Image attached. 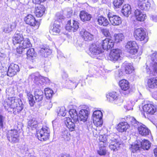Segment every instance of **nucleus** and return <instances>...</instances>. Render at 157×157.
<instances>
[{
  "instance_id": "1",
  "label": "nucleus",
  "mask_w": 157,
  "mask_h": 157,
  "mask_svg": "<svg viewBox=\"0 0 157 157\" xmlns=\"http://www.w3.org/2000/svg\"><path fill=\"white\" fill-rule=\"evenodd\" d=\"M2 104L6 110L14 114L20 112L24 107L21 100L16 97H8Z\"/></svg>"
},
{
  "instance_id": "2",
  "label": "nucleus",
  "mask_w": 157,
  "mask_h": 157,
  "mask_svg": "<svg viewBox=\"0 0 157 157\" xmlns=\"http://www.w3.org/2000/svg\"><path fill=\"white\" fill-rule=\"evenodd\" d=\"M145 68L148 74L157 75V52H155L150 55Z\"/></svg>"
},
{
  "instance_id": "3",
  "label": "nucleus",
  "mask_w": 157,
  "mask_h": 157,
  "mask_svg": "<svg viewBox=\"0 0 157 157\" xmlns=\"http://www.w3.org/2000/svg\"><path fill=\"white\" fill-rule=\"evenodd\" d=\"M28 79L29 81H33L39 87L40 86L48 84L50 82L48 78L41 76L38 72L32 74L29 76Z\"/></svg>"
},
{
  "instance_id": "4",
  "label": "nucleus",
  "mask_w": 157,
  "mask_h": 157,
  "mask_svg": "<svg viewBox=\"0 0 157 157\" xmlns=\"http://www.w3.org/2000/svg\"><path fill=\"white\" fill-rule=\"evenodd\" d=\"M89 50L90 56L94 58L101 59L103 57V50L98 44H93L90 46Z\"/></svg>"
},
{
  "instance_id": "5",
  "label": "nucleus",
  "mask_w": 157,
  "mask_h": 157,
  "mask_svg": "<svg viewBox=\"0 0 157 157\" xmlns=\"http://www.w3.org/2000/svg\"><path fill=\"white\" fill-rule=\"evenodd\" d=\"M133 121L132 122V124L134 127H136V124L138 126V130L140 134L143 136H147L151 133L150 130L145 125L142 124H140L134 118H132Z\"/></svg>"
},
{
  "instance_id": "6",
  "label": "nucleus",
  "mask_w": 157,
  "mask_h": 157,
  "mask_svg": "<svg viewBox=\"0 0 157 157\" xmlns=\"http://www.w3.org/2000/svg\"><path fill=\"white\" fill-rule=\"evenodd\" d=\"M50 132L49 128L47 127H44L41 129L36 131V135L39 140L44 141L48 139Z\"/></svg>"
},
{
  "instance_id": "7",
  "label": "nucleus",
  "mask_w": 157,
  "mask_h": 157,
  "mask_svg": "<svg viewBox=\"0 0 157 157\" xmlns=\"http://www.w3.org/2000/svg\"><path fill=\"white\" fill-rule=\"evenodd\" d=\"M134 36L137 40L144 41L145 42L148 41V38L146 35L145 31L143 28L135 29L134 33Z\"/></svg>"
},
{
  "instance_id": "8",
  "label": "nucleus",
  "mask_w": 157,
  "mask_h": 157,
  "mask_svg": "<svg viewBox=\"0 0 157 157\" xmlns=\"http://www.w3.org/2000/svg\"><path fill=\"white\" fill-rule=\"evenodd\" d=\"M107 97L110 102L116 104L120 105L123 102L122 100L119 98L118 94L115 92L110 93Z\"/></svg>"
},
{
  "instance_id": "9",
  "label": "nucleus",
  "mask_w": 157,
  "mask_h": 157,
  "mask_svg": "<svg viewBox=\"0 0 157 157\" xmlns=\"http://www.w3.org/2000/svg\"><path fill=\"white\" fill-rule=\"evenodd\" d=\"M7 136L8 140L12 143H16L19 140V134L16 129H11L8 131Z\"/></svg>"
},
{
  "instance_id": "10",
  "label": "nucleus",
  "mask_w": 157,
  "mask_h": 157,
  "mask_svg": "<svg viewBox=\"0 0 157 157\" xmlns=\"http://www.w3.org/2000/svg\"><path fill=\"white\" fill-rule=\"evenodd\" d=\"M24 21L26 23L32 26H34L36 29H38L40 24L37 21L34 16L31 14L28 15L24 18Z\"/></svg>"
},
{
  "instance_id": "11",
  "label": "nucleus",
  "mask_w": 157,
  "mask_h": 157,
  "mask_svg": "<svg viewBox=\"0 0 157 157\" xmlns=\"http://www.w3.org/2000/svg\"><path fill=\"white\" fill-rule=\"evenodd\" d=\"M79 23L74 20H68L66 26V29L69 31H76L79 28Z\"/></svg>"
},
{
  "instance_id": "12",
  "label": "nucleus",
  "mask_w": 157,
  "mask_h": 157,
  "mask_svg": "<svg viewBox=\"0 0 157 157\" xmlns=\"http://www.w3.org/2000/svg\"><path fill=\"white\" fill-rule=\"evenodd\" d=\"M121 50L118 49L112 50L107 57L108 59L113 62L117 61L120 58Z\"/></svg>"
},
{
  "instance_id": "13",
  "label": "nucleus",
  "mask_w": 157,
  "mask_h": 157,
  "mask_svg": "<svg viewBox=\"0 0 157 157\" xmlns=\"http://www.w3.org/2000/svg\"><path fill=\"white\" fill-rule=\"evenodd\" d=\"M100 44L103 50H107L111 49L113 47L114 42L113 40L111 39L106 38L105 40H102Z\"/></svg>"
},
{
  "instance_id": "14",
  "label": "nucleus",
  "mask_w": 157,
  "mask_h": 157,
  "mask_svg": "<svg viewBox=\"0 0 157 157\" xmlns=\"http://www.w3.org/2000/svg\"><path fill=\"white\" fill-rule=\"evenodd\" d=\"M108 17L110 23L113 25H118L122 23L121 18L118 16L109 12L108 14Z\"/></svg>"
},
{
  "instance_id": "15",
  "label": "nucleus",
  "mask_w": 157,
  "mask_h": 157,
  "mask_svg": "<svg viewBox=\"0 0 157 157\" xmlns=\"http://www.w3.org/2000/svg\"><path fill=\"white\" fill-rule=\"evenodd\" d=\"M19 71L18 66L17 64L12 63L8 67L7 72V75L9 77H12L16 75Z\"/></svg>"
},
{
  "instance_id": "16",
  "label": "nucleus",
  "mask_w": 157,
  "mask_h": 157,
  "mask_svg": "<svg viewBox=\"0 0 157 157\" xmlns=\"http://www.w3.org/2000/svg\"><path fill=\"white\" fill-rule=\"evenodd\" d=\"M61 31V27L59 22L56 20L50 30V33L53 35H58Z\"/></svg>"
},
{
  "instance_id": "17",
  "label": "nucleus",
  "mask_w": 157,
  "mask_h": 157,
  "mask_svg": "<svg viewBox=\"0 0 157 157\" xmlns=\"http://www.w3.org/2000/svg\"><path fill=\"white\" fill-rule=\"evenodd\" d=\"M138 5L140 9L145 11H148L151 6L148 0H138Z\"/></svg>"
},
{
  "instance_id": "18",
  "label": "nucleus",
  "mask_w": 157,
  "mask_h": 157,
  "mask_svg": "<svg viewBox=\"0 0 157 157\" xmlns=\"http://www.w3.org/2000/svg\"><path fill=\"white\" fill-rule=\"evenodd\" d=\"M24 38L22 32L17 31L14 35L13 38V43L14 45L20 44L23 40Z\"/></svg>"
},
{
  "instance_id": "19",
  "label": "nucleus",
  "mask_w": 157,
  "mask_h": 157,
  "mask_svg": "<svg viewBox=\"0 0 157 157\" xmlns=\"http://www.w3.org/2000/svg\"><path fill=\"white\" fill-rule=\"evenodd\" d=\"M89 113V111L86 109H82L79 112L78 115L79 120L84 122L87 121Z\"/></svg>"
},
{
  "instance_id": "20",
  "label": "nucleus",
  "mask_w": 157,
  "mask_h": 157,
  "mask_svg": "<svg viewBox=\"0 0 157 157\" xmlns=\"http://www.w3.org/2000/svg\"><path fill=\"white\" fill-rule=\"evenodd\" d=\"M130 127V125L127 122L122 121L120 122L117 126V131L120 132H126Z\"/></svg>"
},
{
  "instance_id": "21",
  "label": "nucleus",
  "mask_w": 157,
  "mask_h": 157,
  "mask_svg": "<svg viewBox=\"0 0 157 157\" xmlns=\"http://www.w3.org/2000/svg\"><path fill=\"white\" fill-rule=\"evenodd\" d=\"M16 24L13 22L10 24H6L4 25L2 28L3 31L6 33H9L13 31L16 28Z\"/></svg>"
},
{
  "instance_id": "22",
  "label": "nucleus",
  "mask_w": 157,
  "mask_h": 157,
  "mask_svg": "<svg viewBox=\"0 0 157 157\" xmlns=\"http://www.w3.org/2000/svg\"><path fill=\"white\" fill-rule=\"evenodd\" d=\"M147 86L149 88L155 89L157 88V77H152L147 79Z\"/></svg>"
},
{
  "instance_id": "23",
  "label": "nucleus",
  "mask_w": 157,
  "mask_h": 157,
  "mask_svg": "<svg viewBox=\"0 0 157 157\" xmlns=\"http://www.w3.org/2000/svg\"><path fill=\"white\" fill-rule=\"evenodd\" d=\"M134 13L136 19L138 21H143L146 18V14L138 10H135Z\"/></svg>"
},
{
  "instance_id": "24",
  "label": "nucleus",
  "mask_w": 157,
  "mask_h": 157,
  "mask_svg": "<svg viewBox=\"0 0 157 157\" xmlns=\"http://www.w3.org/2000/svg\"><path fill=\"white\" fill-rule=\"evenodd\" d=\"M109 148L113 151L118 150L119 148L120 143L118 141L113 138L112 139H109Z\"/></svg>"
},
{
  "instance_id": "25",
  "label": "nucleus",
  "mask_w": 157,
  "mask_h": 157,
  "mask_svg": "<svg viewBox=\"0 0 157 157\" xmlns=\"http://www.w3.org/2000/svg\"><path fill=\"white\" fill-rule=\"evenodd\" d=\"M79 16L81 20L83 22L89 21L92 17L91 14L85 11H80Z\"/></svg>"
},
{
  "instance_id": "26",
  "label": "nucleus",
  "mask_w": 157,
  "mask_h": 157,
  "mask_svg": "<svg viewBox=\"0 0 157 157\" xmlns=\"http://www.w3.org/2000/svg\"><path fill=\"white\" fill-rule=\"evenodd\" d=\"M65 123L67 127L71 131H73L75 130V123L74 121L73 122L72 120L69 117H66L65 120Z\"/></svg>"
},
{
  "instance_id": "27",
  "label": "nucleus",
  "mask_w": 157,
  "mask_h": 157,
  "mask_svg": "<svg viewBox=\"0 0 157 157\" xmlns=\"http://www.w3.org/2000/svg\"><path fill=\"white\" fill-rule=\"evenodd\" d=\"M34 97L35 100L37 102L41 101L44 96L43 92L40 89H36L34 92Z\"/></svg>"
},
{
  "instance_id": "28",
  "label": "nucleus",
  "mask_w": 157,
  "mask_h": 157,
  "mask_svg": "<svg viewBox=\"0 0 157 157\" xmlns=\"http://www.w3.org/2000/svg\"><path fill=\"white\" fill-rule=\"evenodd\" d=\"M124 68L125 72L126 74H130L134 71V68L132 64L124 62L122 64Z\"/></svg>"
},
{
  "instance_id": "29",
  "label": "nucleus",
  "mask_w": 157,
  "mask_h": 157,
  "mask_svg": "<svg viewBox=\"0 0 157 157\" xmlns=\"http://www.w3.org/2000/svg\"><path fill=\"white\" fill-rule=\"evenodd\" d=\"M139 144L142 148L144 150H148L150 147L151 143L149 141L144 139L141 141L139 140Z\"/></svg>"
},
{
  "instance_id": "30",
  "label": "nucleus",
  "mask_w": 157,
  "mask_h": 157,
  "mask_svg": "<svg viewBox=\"0 0 157 157\" xmlns=\"http://www.w3.org/2000/svg\"><path fill=\"white\" fill-rule=\"evenodd\" d=\"M97 22L99 25L103 26H107L109 24L108 19L102 16L98 17Z\"/></svg>"
},
{
  "instance_id": "31",
  "label": "nucleus",
  "mask_w": 157,
  "mask_h": 157,
  "mask_svg": "<svg viewBox=\"0 0 157 157\" xmlns=\"http://www.w3.org/2000/svg\"><path fill=\"white\" fill-rule=\"evenodd\" d=\"M109 139H110L109 137L105 135H100L99 138V145L106 146L107 143H109Z\"/></svg>"
},
{
  "instance_id": "32",
  "label": "nucleus",
  "mask_w": 157,
  "mask_h": 157,
  "mask_svg": "<svg viewBox=\"0 0 157 157\" xmlns=\"http://www.w3.org/2000/svg\"><path fill=\"white\" fill-rule=\"evenodd\" d=\"M80 33L86 41H90L94 39V35L86 30L82 31Z\"/></svg>"
},
{
  "instance_id": "33",
  "label": "nucleus",
  "mask_w": 157,
  "mask_h": 157,
  "mask_svg": "<svg viewBox=\"0 0 157 157\" xmlns=\"http://www.w3.org/2000/svg\"><path fill=\"white\" fill-rule=\"evenodd\" d=\"M121 12L124 15L127 17L131 13V7L128 4H125L124 5L122 10Z\"/></svg>"
},
{
  "instance_id": "34",
  "label": "nucleus",
  "mask_w": 157,
  "mask_h": 157,
  "mask_svg": "<svg viewBox=\"0 0 157 157\" xmlns=\"http://www.w3.org/2000/svg\"><path fill=\"white\" fill-rule=\"evenodd\" d=\"M45 7L43 5H40L35 8V13L37 17H41L44 13Z\"/></svg>"
},
{
  "instance_id": "35",
  "label": "nucleus",
  "mask_w": 157,
  "mask_h": 157,
  "mask_svg": "<svg viewBox=\"0 0 157 157\" xmlns=\"http://www.w3.org/2000/svg\"><path fill=\"white\" fill-rule=\"evenodd\" d=\"M119 86L121 89L124 91H128L129 88V84L128 81L125 79L121 80Z\"/></svg>"
},
{
  "instance_id": "36",
  "label": "nucleus",
  "mask_w": 157,
  "mask_h": 157,
  "mask_svg": "<svg viewBox=\"0 0 157 157\" xmlns=\"http://www.w3.org/2000/svg\"><path fill=\"white\" fill-rule=\"evenodd\" d=\"M28 126L32 129H36L38 126V123L36 118L34 117L30 118L28 121Z\"/></svg>"
},
{
  "instance_id": "37",
  "label": "nucleus",
  "mask_w": 157,
  "mask_h": 157,
  "mask_svg": "<svg viewBox=\"0 0 157 157\" xmlns=\"http://www.w3.org/2000/svg\"><path fill=\"white\" fill-rule=\"evenodd\" d=\"M73 121L75 122L78 121V116L77 112L75 109H70L68 111Z\"/></svg>"
},
{
  "instance_id": "38",
  "label": "nucleus",
  "mask_w": 157,
  "mask_h": 157,
  "mask_svg": "<svg viewBox=\"0 0 157 157\" xmlns=\"http://www.w3.org/2000/svg\"><path fill=\"white\" fill-rule=\"evenodd\" d=\"M39 54L42 56L44 57H47L51 53V50L45 47H43L40 50Z\"/></svg>"
},
{
  "instance_id": "39",
  "label": "nucleus",
  "mask_w": 157,
  "mask_h": 157,
  "mask_svg": "<svg viewBox=\"0 0 157 157\" xmlns=\"http://www.w3.org/2000/svg\"><path fill=\"white\" fill-rule=\"evenodd\" d=\"M140 146V145L138 140L134 144L130 145L129 148L132 152L134 153L139 151Z\"/></svg>"
},
{
  "instance_id": "40",
  "label": "nucleus",
  "mask_w": 157,
  "mask_h": 157,
  "mask_svg": "<svg viewBox=\"0 0 157 157\" xmlns=\"http://www.w3.org/2000/svg\"><path fill=\"white\" fill-rule=\"evenodd\" d=\"M65 84L68 88L73 89L76 87L78 82L68 79L66 80Z\"/></svg>"
},
{
  "instance_id": "41",
  "label": "nucleus",
  "mask_w": 157,
  "mask_h": 157,
  "mask_svg": "<svg viewBox=\"0 0 157 157\" xmlns=\"http://www.w3.org/2000/svg\"><path fill=\"white\" fill-rule=\"evenodd\" d=\"M19 44L20 45V47H21L24 49L30 47L32 46L28 38L24 39L23 41L21 43Z\"/></svg>"
},
{
  "instance_id": "42",
  "label": "nucleus",
  "mask_w": 157,
  "mask_h": 157,
  "mask_svg": "<svg viewBox=\"0 0 157 157\" xmlns=\"http://www.w3.org/2000/svg\"><path fill=\"white\" fill-rule=\"evenodd\" d=\"M26 93L27 94L29 104L31 106H33L35 103L34 100L33 96L32 94L31 93L27 90H26Z\"/></svg>"
},
{
  "instance_id": "43",
  "label": "nucleus",
  "mask_w": 157,
  "mask_h": 157,
  "mask_svg": "<svg viewBox=\"0 0 157 157\" xmlns=\"http://www.w3.org/2000/svg\"><path fill=\"white\" fill-rule=\"evenodd\" d=\"M36 53L34 51V48H29L27 51V56L28 58L30 59L32 58V59H33V58L34 59V57H36Z\"/></svg>"
},
{
  "instance_id": "44",
  "label": "nucleus",
  "mask_w": 157,
  "mask_h": 157,
  "mask_svg": "<svg viewBox=\"0 0 157 157\" xmlns=\"http://www.w3.org/2000/svg\"><path fill=\"white\" fill-rule=\"evenodd\" d=\"M106 146L99 145V148L97 150L98 154L100 155H105L106 153L105 149Z\"/></svg>"
},
{
  "instance_id": "45",
  "label": "nucleus",
  "mask_w": 157,
  "mask_h": 157,
  "mask_svg": "<svg viewBox=\"0 0 157 157\" xmlns=\"http://www.w3.org/2000/svg\"><path fill=\"white\" fill-rule=\"evenodd\" d=\"M136 101H137V100L136 101L131 100L130 101H128L127 104L124 105V108L128 110H132L133 109L132 107Z\"/></svg>"
},
{
  "instance_id": "46",
  "label": "nucleus",
  "mask_w": 157,
  "mask_h": 157,
  "mask_svg": "<svg viewBox=\"0 0 157 157\" xmlns=\"http://www.w3.org/2000/svg\"><path fill=\"white\" fill-rule=\"evenodd\" d=\"M114 37L115 41L117 43L122 41L124 38L123 34L121 33L115 34Z\"/></svg>"
},
{
  "instance_id": "47",
  "label": "nucleus",
  "mask_w": 157,
  "mask_h": 157,
  "mask_svg": "<svg viewBox=\"0 0 157 157\" xmlns=\"http://www.w3.org/2000/svg\"><path fill=\"white\" fill-rule=\"evenodd\" d=\"M102 113L101 112L100 110H96L94 111L93 114V119L100 118L101 119L102 118Z\"/></svg>"
},
{
  "instance_id": "48",
  "label": "nucleus",
  "mask_w": 157,
  "mask_h": 157,
  "mask_svg": "<svg viewBox=\"0 0 157 157\" xmlns=\"http://www.w3.org/2000/svg\"><path fill=\"white\" fill-rule=\"evenodd\" d=\"M44 93L46 98L47 99L50 98L52 97L53 92L50 89L47 88L44 89Z\"/></svg>"
},
{
  "instance_id": "49",
  "label": "nucleus",
  "mask_w": 157,
  "mask_h": 157,
  "mask_svg": "<svg viewBox=\"0 0 157 157\" xmlns=\"http://www.w3.org/2000/svg\"><path fill=\"white\" fill-rule=\"evenodd\" d=\"M62 137L66 141L69 140L70 138V134L67 130H64L62 132L61 134Z\"/></svg>"
},
{
  "instance_id": "50",
  "label": "nucleus",
  "mask_w": 157,
  "mask_h": 157,
  "mask_svg": "<svg viewBox=\"0 0 157 157\" xmlns=\"http://www.w3.org/2000/svg\"><path fill=\"white\" fill-rule=\"evenodd\" d=\"M132 47L130 49H128L126 50V51L128 52L132 55H135L137 53L138 51V46L137 43L136 44V46L135 48Z\"/></svg>"
},
{
  "instance_id": "51",
  "label": "nucleus",
  "mask_w": 157,
  "mask_h": 157,
  "mask_svg": "<svg viewBox=\"0 0 157 157\" xmlns=\"http://www.w3.org/2000/svg\"><path fill=\"white\" fill-rule=\"evenodd\" d=\"M124 0H113V4L116 8H118L122 5Z\"/></svg>"
},
{
  "instance_id": "52",
  "label": "nucleus",
  "mask_w": 157,
  "mask_h": 157,
  "mask_svg": "<svg viewBox=\"0 0 157 157\" xmlns=\"http://www.w3.org/2000/svg\"><path fill=\"white\" fill-rule=\"evenodd\" d=\"M93 123L95 126L97 127H101L103 124V120L102 118L101 119L98 118L96 119H93Z\"/></svg>"
},
{
  "instance_id": "53",
  "label": "nucleus",
  "mask_w": 157,
  "mask_h": 157,
  "mask_svg": "<svg viewBox=\"0 0 157 157\" xmlns=\"http://www.w3.org/2000/svg\"><path fill=\"white\" fill-rule=\"evenodd\" d=\"M136 42L135 41H130L128 42L125 45V48L126 50L130 49L132 47L135 48Z\"/></svg>"
},
{
  "instance_id": "54",
  "label": "nucleus",
  "mask_w": 157,
  "mask_h": 157,
  "mask_svg": "<svg viewBox=\"0 0 157 157\" xmlns=\"http://www.w3.org/2000/svg\"><path fill=\"white\" fill-rule=\"evenodd\" d=\"M66 114V110L64 107H62L59 108V111L58 112L59 116H64Z\"/></svg>"
},
{
  "instance_id": "55",
  "label": "nucleus",
  "mask_w": 157,
  "mask_h": 157,
  "mask_svg": "<svg viewBox=\"0 0 157 157\" xmlns=\"http://www.w3.org/2000/svg\"><path fill=\"white\" fill-rule=\"evenodd\" d=\"M101 33L105 36H109L110 34L109 30L107 29H101Z\"/></svg>"
},
{
  "instance_id": "56",
  "label": "nucleus",
  "mask_w": 157,
  "mask_h": 157,
  "mask_svg": "<svg viewBox=\"0 0 157 157\" xmlns=\"http://www.w3.org/2000/svg\"><path fill=\"white\" fill-rule=\"evenodd\" d=\"M21 150L22 151H26L28 150V148L27 145L25 144H23L20 145L19 147Z\"/></svg>"
},
{
  "instance_id": "57",
  "label": "nucleus",
  "mask_w": 157,
  "mask_h": 157,
  "mask_svg": "<svg viewBox=\"0 0 157 157\" xmlns=\"http://www.w3.org/2000/svg\"><path fill=\"white\" fill-rule=\"evenodd\" d=\"M6 93L7 95L9 96H13V91L12 88H9L7 89L6 90Z\"/></svg>"
},
{
  "instance_id": "58",
  "label": "nucleus",
  "mask_w": 157,
  "mask_h": 157,
  "mask_svg": "<svg viewBox=\"0 0 157 157\" xmlns=\"http://www.w3.org/2000/svg\"><path fill=\"white\" fill-rule=\"evenodd\" d=\"M5 119V117L0 114V127L2 128L3 127V122Z\"/></svg>"
},
{
  "instance_id": "59",
  "label": "nucleus",
  "mask_w": 157,
  "mask_h": 157,
  "mask_svg": "<svg viewBox=\"0 0 157 157\" xmlns=\"http://www.w3.org/2000/svg\"><path fill=\"white\" fill-rule=\"evenodd\" d=\"M150 19L155 22H157V14L151 15L150 16Z\"/></svg>"
},
{
  "instance_id": "60",
  "label": "nucleus",
  "mask_w": 157,
  "mask_h": 157,
  "mask_svg": "<svg viewBox=\"0 0 157 157\" xmlns=\"http://www.w3.org/2000/svg\"><path fill=\"white\" fill-rule=\"evenodd\" d=\"M45 0H32L33 2L35 4H39L44 2Z\"/></svg>"
},
{
  "instance_id": "61",
  "label": "nucleus",
  "mask_w": 157,
  "mask_h": 157,
  "mask_svg": "<svg viewBox=\"0 0 157 157\" xmlns=\"http://www.w3.org/2000/svg\"><path fill=\"white\" fill-rule=\"evenodd\" d=\"M92 123L91 122H89L87 124V128L88 130L89 131H90L92 129V128L93 127Z\"/></svg>"
},
{
  "instance_id": "62",
  "label": "nucleus",
  "mask_w": 157,
  "mask_h": 157,
  "mask_svg": "<svg viewBox=\"0 0 157 157\" xmlns=\"http://www.w3.org/2000/svg\"><path fill=\"white\" fill-rule=\"evenodd\" d=\"M59 121L58 118H56L52 121V124L53 127L58 124Z\"/></svg>"
},
{
  "instance_id": "63",
  "label": "nucleus",
  "mask_w": 157,
  "mask_h": 157,
  "mask_svg": "<svg viewBox=\"0 0 157 157\" xmlns=\"http://www.w3.org/2000/svg\"><path fill=\"white\" fill-rule=\"evenodd\" d=\"M24 49H25L23 48H22L21 47H20V45L19 44V47H17V52L19 54H21L22 53L23 50Z\"/></svg>"
},
{
  "instance_id": "64",
  "label": "nucleus",
  "mask_w": 157,
  "mask_h": 157,
  "mask_svg": "<svg viewBox=\"0 0 157 157\" xmlns=\"http://www.w3.org/2000/svg\"><path fill=\"white\" fill-rule=\"evenodd\" d=\"M72 13H73L72 10L70 9H69V10L68 11L67 17H70L71 16H72Z\"/></svg>"
}]
</instances>
